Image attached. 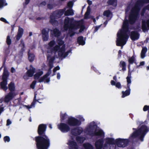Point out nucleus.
<instances>
[{
    "instance_id": "f257e3e1",
    "label": "nucleus",
    "mask_w": 149,
    "mask_h": 149,
    "mask_svg": "<svg viewBox=\"0 0 149 149\" xmlns=\"http://www.w3.org/2000/svg\"><path fill=\"white\" fill-rule=\"evenodd\" d=\"M149 3V0H138L135 3L134 6L132 8L129 16V20L125 19L123 22L122 29L119 33L117 35L116 41L117 46H121L125 45L129 37L127 34L129 31V23L130 24H133L139 16V13L141 7L145 3Z\"/></svg>"
},
{
    "instance_id": "f03ea898",
    "label": "nucleus",
    "mask_w": 149,
    "mask_h": 149,
    "mask_svg": "<svg viewBox=\"0 0 149 149\" xmlns=\"http://www.w3.org/2000/svg\"><path fill=\"white\" fill-rule=\"evenodd\" d=\"M47 125L46 124H40L38 128V136L34 138L37 149H48L50 144V140L46 134Z\"/></svg>"
},
{
    "instance_id": "7ed1b4c3",
    "label": "nucleus",
    "mask_w": 149,
    "mask_h": 149,
    "mask_svg": "<svg viewBox=\"0 0 149 149\" xmlns=\"http://www.w3.org/2000/svg\"><path fill=\"white\" fill-rule=\"evenodd\" d=\"M73 19L68 17H65L64 20V29L65 31L68 30V34L70 37L74 36L75 32L74 30H76L80 28V32H81L85 28V26L80 21H76L75 24L72 23Z\"/></svg>"
},
{
    "instance_id": "20e7f679",
    "label": "nucleus",
    "mask_w": 149,
    "mask_h": 149,
    "mask_svg": "<svg viewBox=\"0 0 149 149\" xmlns=\"http://www.w3.org/2000/svg\"><path fill=\"white\" fill-rule=\"evenodd\" d=\"M129 139L120 138L115 140L112 138H107L105 139V143L104 144V149H116V144L119 147L124 148L126 147L129 142Z\"/></svg>"
},
{
    "instance_id": "39448f33",
    "label": "nucleus",
    "mask_w": 149,
    "mask_h": 149,
    "mask_svg": "<svg viewBox=\"0 0 149 149\" xmlns=\"http://www.w3.org/2000/svg\"><path fill=\"white\" fill-rule=\"evenodd\" d=\"M66 8L62 9H57L51 13L49 18V22L53 25L57 24L58 22L56 19L60 18L64 14L65 16L73 15L74 13L72 9L70 8L66 10Z\"/></svg>"
},
{
    "instance_id": "423d86ee",
    "label": "nucleus",
    "mask_w": 149,
    "mask_h": 149,
    "mask_svg": "<svg viewBox=\"0 0 149 149\" xmlns=\"http://www.w3.org/2000/svg\"><path fill=\"white\" fill-rule=\"evenodd\" d=\"M9 76L8 72L5 66L4 67L2 77V81L0 83L1 88L4 91H6L8 89L6 86L7 84V79Z\"/></svg>"
},
{
    "instance_id": "0eeeda50",
    "label": "nucleus",
    "mask_w": 149,
    "mask_h": 149,
    "mask_svg": "<svg viewBox=\"0 0 149 149\" xmlns=\"http://www.w3.org/2000/svg\"><path fill=\"white\" fill-rule=\"evenodd\" d=\"M148 131L147 127L145 125H142L138 130H135L131 135L129 138L134 139L138 137L139 135L142 133H145L146 134V132Z\"/></svg>"
},
{
    "instance_id": "6e6552de",
    "label": "nucleus",
    "mask_w": 149,
    "mask_h": 149,
    "mask_svg": "<svg viewBox=\"0 0 149 149\" xmlns=\"http://www.w3.org/2000/svg\"><path fill=\"white\" fill-rule=\"evenodd\" d=\"M67 123L70 126H78L81 124V122L76 118L70 117L68 118Z\"/></svg>"
},
{
    "instance_id": "1a4fd4ad",
    "label": "nucleus",
    "mask_w": 149,
    "mask_h": 149,
    "mask_svg": "<svg viewBox=\"0 0 149 149\" xmlns=\"http://www.w3.org/2000/svg\"><path fill=\"white\" fill-rule=\"evenodd\" d=\"M36 68L33 67L32 65H31L30 66V69L24 75L23 78L27 80L29 79V77H33L36 72Z\"/></svg>"
},
{
    "instance_id": "9d476101",
    "label": "nucleus",
    "mask_w": 149,
    "mask_h": 149,
    "mask_svg": "<svg viewBox=\"0 0 149 149\" xmlns=\"http://www.w3.org/2000/svg\"><path fill=\"white\" fill-rule=\"evenodd\" d=\"M58 129L63 133L67 132L70 131V129L68 124L63 123L58 125Z\"/></svg>"
},
{
    "instance_id": "9b49d317",
    "label": "nucleus",
    "mask_w": 149,
    "mask_h": 149,
    "mask_svg": "<svg viewBox=\"0 0 149 149\" xmlns=\"http://www.w3.org/2000/svg\"><path fill=\"white\" fill-rule=\"evenodd\" d=\"M50 29L47 28H43L41 31L42 39L44 41H47L49 38V32Z\"/></svg>"
},
{
    "instance_id": "f8f14e48",
    "label": "nucleus",
    "mask_w": 149,
    "mask_h": 149,
    "mask_svg": "<svg viewBox=\"0 0 149 149\" xmlns=\"http://www.w3.org/2000/svg\"><path fill=\"white\" fill-rule=\"evenodd\" d=\"M141 29L143 32L149 30V19L146 20L142 19L141 21Z\"/></svg>"
},
{
    "instance_id": "ddd939ff",
    "label": "nucleus",
    "mask_w": 149,
    "mask_h": 149,
    "mask_svg": "<svg viewBox=\"0 0 149 149\" xmlns=\"http://www.w3.org/2000/svg\"><path fill=\"white\" fill-rule=\"evenodd\" d=\"M104 141L103 138L99 139L95 142V146L97 149H102L104 147Z\"/></svg>"
},
{
    "instance_id": "4468645a",
    "label": "nucleus",
    "mask_w": 149,
    "mask_h": 149,
    "mask_svg": "<svg viewBox=\"0 0 149 149\" xmlns=\"http://www.w3.org/2000/svg\"><path fill=\"white\" fill-rule=\"evenodd\" d=\"M83 130L82 128L75 127L72 129L71 131L72 135L74 136L80 135L83 132Z\"/></svg>"
},
{
    "instance_id": "2eb2a0df",
    "label": "nucleus",
    "mask_w": 149,
    "mask_h": 149,
    "mask_svg": "<svg viewBox=\"0 0 149 149\" xmlns=\"http://www.w3.org/2000/svg\"><path fill=\"white\" fill-rule=\"evenodd\" d=\"M91 136H98L100 137H103L104 133L103 131L101 129L97 131H95L90 134Z\"/></svg>"
},
{
    "instance_id": "dca6fc26",
    "label": "nucleus",
    "mask_w": 149,
    "mask_h": 149,
    "mask_svg": "<svg viewBox=\"0 0 149 149\" xmlns=\"http://www.w3.org/2000/svg\"><path fill=\"white\" fill-rule=\"evenodd\" d=\"M139 37V34L137 31H132L131 32L130 37L133 41L138 40Z\"/></svg>"
},
{
    "instance_id": "f3484780",
    "label": "nucleus",
    "mask_w": 149,
    "mask_h": 149,
    "mask_svg": "<svg viewBox=\"0 0 149 149\" xmlns=\"http://www.w3.org/2000/svg\"><path fill=\"white\" fill-rule=\"evenodd\" d=\"M97 125L95 124L94 122L91 123L89 124L88 127L87 128V131L89 134L92 132V131L95 129H96Z\"/></svg>"
},
{
    "instance_id": "a211bd4d",
    "label": "nucleus",
    "mask_w": 149,
    "mask_h": 149,
    "mask_svg": "<svg viewBox=\"0 0 149 149\" xmlns=\"http://www.w3.org/2000/svg\"><path fill=\"white\" fill-rule=\"evenodd\" d=\"M14 97V93L11 92H9L7 95L5 96L4 98V102L8 103Z\"/></svg>"
},
{
    "instance_id": "6ab92c4d",
    "label": "nucleus",
    "mask_w": 149,
    "mask_h": 149,
    "mask_svg": "<svg viewBox=\"0 0 149 149\" xmlns=\"http://www.w3.org/2000/svg\"><path fill=\"white\" fill-rule=\"evenodd\" d=\"M69 149H78L76 142L74 141L69 140L68 143Z\"/></svg>"
},
{
    "instance_id": "aec40b11",
    "label": "nucleus",
    "mask_w": 149,
    "mask_h": 149,
    "mask_svg": "<svg viewBox=\"0 0 149 149\" xmlns=\"http://www.w3.org/2000/svg\"><path fill=\"white\" fill-rule=\"evenodd\" d=\"M24 33L23 29L20 26L19 27L17 34L16 36V39L18 41L22 36Z\"/></svg>"
},
{
    "instance_id": "412c9836",
    "label": "nucleus",
    "mask_w": 149,
    "mask_h": 149,
    "mask_svg": "<svg viewBox=\"0 0 149 149\" xmlns=\"http://www.w3.org/2000/svg\"><path fill=\"white\" fill-rule=\"evenodd\" d=\"M51 34L56 37H58L61 35V32L57 28H55L53 30H51Z\"/></svg>"
},
{
    "instance_id": "4be33fe9",
    "label": "nucleus",
    "mask_w": 149,
    "mask_h": 149,
    "mask_svg": "<svg viewBox=\"0 0 149 149\" xmlns=\"http://www.w3.org/2000/svg\"><path fill=\"white\" fill-rule=\"evenodd\" d=\"M47 60H49V63L48 65L49 67H53L54 61L55 59V57L53 56L51 57L50 56H47Z\"/></svg>"
},
{
    "instance_id": "5701e85b",
    "label": "nucleus",
    "mask_w": 149,
    "mask_h": 149,
    "mask_svg": "<svg viewBox=\"0 0 149 149\" xmlns=\"http://www.w3.org/2000/svg\"><path fill=\"white\" fill-rule=\"evenodd\" d=\"M65 51V45H63L62 47L58 51V55L59 57H63V55L64 54Z\"/></svg>"
},
{
    "instance_id": "b1692460",
    "label": "nucleus",
    "mask_w": 149,
    "mask_h": 149,
    "mask_svg": "<svg viewBox=\"0 0 149 149\" xmlns=\"http://www.w3.org/2000/svg\"><path fill=\"white\" fill-rule=\"evenodd\" d=\"M30 50L28 52V59L29 62H33L35 59V55L34 54L31 52H30Z\"/></svg>"
},
{
    "instance_id": "393cba45",
    "label": "nucleus",
    "mask_w": 149,
    "mask_h": 149,
    "mask_svg": "<svg viewBox=\"0 0 149 149\" xmlns=\"http://www.w3.org/2000/svg\"><path fill=\"white\" fill-rule=\"evenodd\" d=\"M77 42L79 45H85V42L84 40V37L82 36H79L77 38Z\"/></svg>"
},
{
    "instance_id": "a878e982",
    "label": "nucleus",
    "mask_w": 149,
    "mask_h": 149,
    "mask_svg": "<svg viewBox=\"0 0 149 149\" xmlns=\"http://www.w3.org/2000/svg\"><path fill=\"white\" fill-rule=\"evenodd\" d=\"M107 3L109 5L116 7L117 5V0H108Z\"/></svg>"
},
{
    "instance_id": "bb28decb",
    "label": "nucleus",
    "mask_w": 149,
    "mask_h": 149,
    "mask_svg": "<svg viewBox=\"0 0 149 149\" xmlns=\"http://www.w3.org/2000/svg\"><path fill=\"white\" fill-rule=\"evenodd\" d=\"M135 58L134 55L132 56L131 57L129 58L128 59L129 63L127 67H130V65L134 63H136L135 62Z\"/></svg>"
},
{
    "instance_id": "cd10ccee",
    "label": "nucleus",
    "mask_w": 149,
    "mask_h": 149,
    "mask_svg": "<svg viewBox=\"0 0 149 149\" xmlns=\"http://www.w3.org/2000/svg\"><path fill=\"white\" fill-rule=\"evenodd\" d=\"M119 66L120 67L122 68L121 70H120V71L123 70V71H125L126 70V65L125 62L123 61H121L119 63Z\"/></svg>"
},
{
    "instance_id": "c85d7f7f",
    "label": "nucleus",
    "mask_w": 149,
    "mask_h": 149,
    "mask_svg": "<svg viewBox=\"0 0 149 149\" xmlns=\"http://www.w3.org/2000/svg\"><path fill=\"white\" fill-rule=\"evenodd\" d=\"M126 88L127 89V90H126L125 91H123L122 92V97L123 98L129 95L130 94L131 90L130 87L129 88H127V87Z\"/></svg>"
},
{
    "instance_id": "c756f323",
    "label": "nucleus",
    "mask_w": 149,
    "mask_h": 149,
    "mask_svg": "<svg viewBox=\"0 0 149 149\" xmlns=\"http://www.w3.org/2000/svg\"><path fill=\"white\" fill-rule=\"evenodd\" d=\"M83 146L85 149H93L94 148L91 144L89 143H85L83 144Z\"/></svg>"
},
{
    "instance_id": "7c9ffc66",
    "label": "nucleus",
    "mask_w": 149,
    "mask_h": 149,
    "mask_svg": "<svg viewBox=\"0 0 149 149\" xmlns=\"http://www.w3.org/2000/svg\"><path fill=\"white\" fill-rule=\"evenodd\" d=\"M8 89L11 92H13L15 90V86L14 83L11 82L8 85Z\"/></svg>"
},
{
    "instance_id": "2f4dec72",
    "label": "nucleus",
    "mask_w": 149,
    "mask_h": 149,
    "mask_svg": "<svg viewBox=\"0 0 149 149\" xmlns=\"http://www.w3.org/2000/svg\"><path fill=\"white\" fill-rule=\"evenodd\" d=\"M76 139L78 143H83L85 139L84 137L80 136H77L76 137Z\"/></svg>"
},
{
    "instance_id": "473e14b6",
    "label": "nucleus",
    "mask_w": 149,
    "mask_h": 149,
    "mask_svg": "<svg viewBox=\"0 0 149 149\" xmlns=\"http://www.w3.org/2000/svg\"><path fill=\"white\" fill-rule=\"evenodd\" d=\"M60 120L61 122H63L64 120L65 119L68 117V115L66 113L60 114Z\"/></svg>"
},
{
    "instance_id": "72a5a7b5",
    "label": "nucleus",
    "mask_w": 149,
    "mask_h": 149,
    "mask_svg": "<svg viewBox=\"0 0 149 149\" xmlns=\"http://www.w3.org/2000/svg\"><path fill=\"white\" fill-rule=\"evenodd\" d=\"M112 14V12L108 10L104 11L103 13V15L104 16L108 17L110 16V15Z\"/></svg>"
},
{
    "instance_id": "f704fd0d",
    "label": "nucleus",
    "mask_w": 149,
    "mask_h": 149,
    "mask_svg": "<svg viewBox=\"0 0 149 149\" xmlns=\"http://www.w3.org/2000/svg\"><path fill=\"white\" fill-rule=\"evenodd\" d=\"M131 77H126L127 82V88H129L130 87L131 84Z\"/></svg>"
},
{
    "instance_id": "c9c22d12",
    "label": "nucleus",
    "mask_w": 149,
    "mask_h": 149,
    "mask_svg": "<svg viewBox=\"0 0 149 149\" xmlns=\"http://www.w3.org/2000/svg\"><path fill=\"white\" fill-rule=\"evenodd\" d=\"M145 135V133H141L139 135L140 136L139 137V139L141 142H142L143 141Z\"/></svg>"
},
{
    "instance_id": "e433bc0d",
    "label": "nucleus",
    "mask_w": 149,
    "mask_h": 149,
    "mask_svg": "<svg viewBox=\"0 0 149 149\" xmlns=\"http://www.w3.org/2000/svg\"><path fill=\"white\" fill-rule=\"evenodd\" d=\"M6 0H0V8H1L4 6H6L7 3H5Z\"/></svg>"
},
{
    "instance_id": "4c0bfd02",
    "label": "nucleus",
    "mask_w": 149,
    "mask_h": 149,
    "mask_svg": "<svg viewBox=\"0 0 149 149\" xmlns=\"http://www.w3.org/2000/svg\"><path fill=\"white\" fill-rule=\"evenodd\" d=\"M53 67H49V68L48 69L47 73L45 75L47 77H48L50 74L52 72L51 69Z\"/></svg>"
},
{
    "instance_id": "58836bf2",
    "label": "nucleus",
    "mask_w": 149,
    "mask_h": 149,
    "mask_svg": "<svg viewBox=\"0 0 149 149\" xmlns=\"http://www.w3.org/2000/svg\"><path fill=\"white\" fill-rule=\"evenodd\" d=\"M6 43L8 45H10L11 43V40L10 38V37L9 36H8L6 38Z\"/></svg>"
},
{
    "instance_id": "ea45409f",
    "label": "nucleus",
    "mask_w": 149,
    "mask_h": 149,
    "mask_svg": "<svg viewBox=\"0 0 149 149\" xmlns=\"http://www.w3.org/2000/svg\"><path fill=\"white\" fill-rule=\"evenodd\" d=\"M37 81L36 80H34L30 85V87L33 89L35 88V86L36 84Z\"/></svg>"
},
{
    "instance_id": "a19ab883",
    "label": "nucleus",
    "mask_w": 149,
    "mask_h": 149,
    "mask_svg": "<svg viewBox=\"0 0 149 149\" xmlns=\"http://www.w3.org/2000/svg\"><path fill=\"white\" fill-rule=\"evenodd\" d=\"M60 46L58 45H56L52 49L53 50L56 52L59 50L60 49Z\"/></svg>"
},
{
    "instance_id": "79ce46f5",
    "label": "nucleus",
    "mask_w": 149,
    "mask_h": 149,
    "mask_svg": "<svg viewBox=\"0 0 149 149\" xmlns=\"http://www.w3.org/2000/svg\"><path fill=\"white\" fill-rule=\"evenodd\" d=\"M55 42L54 40L50 41L48 43V45L50 47H53L55 44Z\"/></svg>"
},
{
    "instance_id": "37998d69",
    "label": "nucleus",
    "mask_w": 149,
    "mask_h": 149,
    "mask_svg": "<svg viewBox=\"0 0 149 149\" xmlns=\"http://www.w3.org/2000/svg\"><path fill=\"white\" fill-rule=\"evenodd\" d=\"M3 140L5 142H8L10 141V139L9 136H6L4 137Z\"/></svg>"
},
{
    "instance_id": "c03bdc74",
    "label": "nucleus",
    "mask_w": 149,
    "mask_h": 149,
    "mask_svg": "<svg viewBox=\"0 0 149 149\" xmlns=\"http://www.w3.org/2000/svg\"><path fill=\"white\" fill-rule=\"evenodd\" d=\"M47 77L44 75L43 77H41L38 80V82L41 83Z\"/></svg>"
},
{
    "instance_id": "a18cd8bd",
    "label": "nucleus",
    "mask_w": 149,
    "mask_h": 149,
    "mask_svg": "<svg viewBox=\"0 0 149 149\" xmlns=\"http://www.w3.org/2000/svg\"><path fill=\"white\" fill-rule=\"evenodd\" d=\"M47 77L44 75L43 77H41L38 80V82L41 83Z\"/></svg>"
},
{
    "instance_id": "49530a36",
    "label": "nucleus",
    "mask_w": 149,
    "mask_h": 149,
    "mask_svg": "<svg viewBox=\"0 0 149 149\" xmlns=\"http://www.w3.org/2000/svg\"><path fill=\"white\" fill-rule=\"evenodd\" d=\"M89 8V6L87 8V10H86V12L85 13V17H86V16H88L90 14V9Z\"/></svg>"
},
{
    "instance_id": "de8ad7c7",
    "label": "nucleus",
    "mask_w": 149,
    "mask_h": 149,
    "mask_svg": "<svg viewBox=\"0 0 149 149\" xmlns=\"http://www.w3.org/2000/svg\"><path fill=\"white\" fill-rule=\"evenodd\" d=\"M58 45L60 46H60L64 45V42L61 40L59 39L58 41Z\"/></svg>"
},
{
    "instance_id": "09e8293b",
    "label": "nucleus",
    "mask_w": 149,
    "mask_h": 149,
    "mask_svg": "<svg viewBox=\"0 0 149 149\" xmlns=\"http://www.w3.org/2000/svg\"><path fill=\"white\" fill-rule=\"evenodd\" d=\"M115 86H116V88H118L119 89H120L121 88V86L120 83V82H117L116 83Z\"/></svg>"
},
{
    "instance_id": "8fccbe9b",
    "label": "nucleus",
    "mask_w": 149,
    "mask_h": 149,
    "mask_svg": "<svg viewBox=\"0 0 149 149\" xmlns=\"http://www.w3.org/2000/svg\"><path fill=\"white\" fill-rule=\"evenodd\" d=\"M35 102H34V101H33L30 105L26 106V107L28 109H29L31 108L33 106H34L35 105Z\"/></svg>"
},
{
    "instance_id": "3c124183",
    "label": "nucleus",
    "mask_w": 149,
    "mask_h": 149,
    "mask_svg": "<svg viewBox=\"0 0 149 149\" xmlns=\"http://www.w3.org/2000/svg\"><path fill=\"white\" fill-rule=\"evenodd\" d=\"M73 5V3L71 1L67 3V6L70 8L72 7Z\"/></svg>"
},
{
    "instance_id": "603ef678",
    "label": "nucleus",
    "mask_w": 149,
    "mask_h": 149,
    "mask_svg": "<svg viewBox=\"0 0 149 149\" xmlns=\"http://www.w3.org/2000/svg\"><path fill=\"white\" fill-rule=\"evenodd\" d=\"M143 111H144L149 110V106L145 105L143 109Z\"/></svg>"
},
{
    "instance_id": "864d4df0",
    "label": "nucleus",
    "mask_w": 149,
    "mask_h": 149,
    "mask_svg": "<svg viewBox=\"0 0 149 149\" xmlns=\"http://www.w3.org/2000/svg\"><path fill=\"white\" fill-rule=\"evenodd\" d=\"M47 8L50 10H51L53 8V5L50 3H48L47 4Z\"/></svg>"
},
{
    "instance_id": "5fc2aeb1",
    "label": "nucleus",
    "mask_w": 149,
    "mask_h": 149,
    "mask_svg": "<svg viewBox=\"0 0 149 149\" xmlns=\"http://www.w3.org/2000/svg\"><path fill=\"white\" fill-rule=\"evenodd\" d=\"M148 50L147 48L146 47H143L142 48L141 52L143 53H146Z\"/></svg>"
},
{
    "instance_id": "6e6d98bb",
    "label": "nucleus",
    "mask_w": 149,
    "mask_h": 149,
    "mask_svg": "<svg viewBox=\"0 0 149 149\" xmlns=\"http://www.w3.org/2000/svg\"><path fill=\"white\" fill-rule=\"evenodd\" d=\"M0 21L6 23L8 24L9 23L8 22L5 18L3 17H1L0 18Z\"/></svg>"
},
{
    "instance_id": "4d7b16f0",
    "label": "nucleus",
    "mask_w": 149,
    "mask_h": 149,
    "mask_svg": "<svg viewBox=\"0 0 149 149\" xmlns=\"http://www.w3.org/2000/svg\"><path fill=\"white\" fill-rule=\"evenodd\" d=\"M60 69V67L58 66H57L55 67L53 70V72L54 73H55L56 72L57 70H59Z\"/></svg>"
},
{
    "instance_id": "13d9d810",
    "label": "nucleus",
    "mask_w": 149,
    "mask_h": 149,
    "mask_svg": "<svg viewBox=\"0 0 149 149\" xmlns=\"http://www.w3.org/2000/svg\"><path fill=\"white\" fill-rule=\"evenodd\" d=\"M146 10L145 8V7H144L143 8V9H142L141 11V15L142 16H143L144 15V14L145 13Z\"/></svg>"
},
{
    "instance_id": "bf43d9fd",
    "label": "nucleus",
    "mask_w": 149,
    "mask_h": 149,
    "mask_svg": "<svg viewBox=\"0 0 149 149\" xmlns=\"http://www.w3.org/2000/svg\"><path fill=\"white\" fill-rule=\"evenodd\" d=\"M128 76L127 77H131V75L132 72L130 71V67H128Z\"/></svg>"
},
{
    "instance_id": "052dcab7",
    "label": "nucleus",
    "mask_w": 149,
    "mask_h": 149,
    "mask_svg": "<svg viewBox=\"0 0 149 149\" xmlns=\"http://www.w3.org/2000/svg\"><path fill=\"white\" fill-rule=\"evenodd\" d=\"M36 94L35 95L33 101L34 102V101H37L39 103H42V102H40V100H41L40 99H38V100L36 99Z\"/></svg>"
},
{
    "instance_id": "680f3d73",
    "label": "nucleus",
    "mask_w": 149,
    "mask_h": 149,
    "mask_svg": "<svg viewBox=\"0 0 149 149\" xmlns=\"http://www.w3.org/2000/svg\"><path fill=\"white\" fill-rule=\"evenodd\" d=\"M3 104H2L0 106V115H1L2 112L4 110V107H3Z\"/></svg>"
},
{
    "instance_id": "e2e57ef3",
    "label": "nucleus",
    "mask_w": 149,
    "mask_h": 149,
    "mask_svg": "<svg viewBox=\"0 0 149 149\" xmlns=\"http://www.w3.org/2000/svg\"><path fill=\"white\" fill-rule=\"evenodd\" d=\"M40 77L37 73L34 75V79H38Z\"/></svg>"
},
{
    "instance_id": "0e129e2a",
    "label": "nucleus",
    "mask_w": 149,
    "mask_h": 149,
    "mask_svg": "<svg viewBox=\"0 0 149 149\" xmlns=\"http://www.w3.org/2000/svg\"><path fill=\"white\" fill-rule=\"evenodd\" d=\"M46 5V2L45 1H43L40 4L39 6H45Z\"/></svg>"
},
{
    "instance_id": "69168bd1",
    "label": "nucleus",
    "mask_w": 149,
    "mask_h": 149,
    "mask_svg": "<svg viewBox=\"0 0 149 149\" xmlns=\"http://www.w3.org/2000/svg\"><path fill=\"white\" fill-rule=\"evenodd\" d=\"M122 55V52L120 50L118 51V56L119 58Z\"/></svg>"
},
{
    "instance_id": "338daca9",
    "label": "nucleus",
    "mask_w": 149,
    "mask_h": 149,
    "mask_svg": "<svg viewBox=\"0 0 149 149\" xmlns=\"http://www.w3.org/2000/svg\"><path fill=\"white\" fill-rule=\"evenodd\" d=\"M11 123V121L9 119L7 120L6 125H9Z\"/></svg>"
},
{
    "instance_id": "774afa93",
    "label": "nucleus",
    "mask_w": 149,
    "mask_h": 149,
    "mask_svg": "<svg viewBox=\"0 0 149 149\" xmlns=\"http://www.w3.org/2000/svg\"><path fill=\"white\" fill-rule=\"evenodd\" d=\"M146 54L141 52V57L142 58H143L145 56Z\"/></svg>"
}]
</instances>
